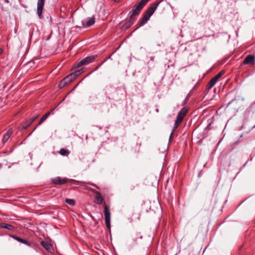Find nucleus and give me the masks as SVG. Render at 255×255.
<instances>
[{"mask_svg": "<svg viewBox=\"0 0 255 255\" xmlns=\"http://www.w3.org/2000/svg\"><path fill=\"white\" fill-rule=\"evenodd\" d=\"M65 202L70 205H74L75 204V202L73 199H65Z\"/></svg>", "mask_w": 255, "mask_h": 255, "instance_id": "25", "label": "nucleus"}, {"mask_svg": "<svg viewBox=\"0 0 255 255\" xmlns=\"http://www.w3.org/2000/svg\"><path fill=\"white\" fill-rule=\"evenodd\" d=\"M142 236L141 235L140 233H137L134 237L133 240L135 242H136L138 239H142Z\"/></svg>", "mask_w": 255, "mask_h": 255, "instance_id": "23", "label": "nucleus"}, {"mask_svg": "<svg viewBox=\"0 0 255 255\" xmlns=\"http://www.w3.org/2000/svg\"><path fill=\"white\" fill-rule=\"evenodd\" d=\"M106 60H105L100 65H99V66L97 67L95 69V70H96L97 69H98L99 67V66H100L104 62H105Z\"/></svg>", "mask_w": 255, "mask_h": 255, "instance_id": "28", "label": "nucleus"}, {"mask_svg": "<svg viewBox=\"0 0 255 255\" xmlns=\"http://www.w3.org/2000/svg\"><path fill=\"white\" fill-rule=\"evenodd\" d=\"M182 121H183V120L176 117V121H175V124H174V127H173V130H172V131L170 135V138H171V136L173 135L174 132L175 131L176 129L177 128H178V127L180 126V125Z\"/></svg>", "mask_w": 255, "mask_h": 255, "instance_id": "14", "label": "nucleus"}, {"mask_svg": "<svg viewBox=\"0 0 255 255\" xmlns=\"http://www.w3.org/2000/svg\"><path fill=\"white\" fill-rule=\"evenodd\" d=\"M0 227L9 230H13L14 229V227L12 225L5 223H0Z\"/></svg>", "mask_w": 255, "mask_h": 255, "instance_id": "17", "label": "nucleus"}, {"mask_svg": "<svg viewBox=\"0 0 255 255\" xmlns=\"http://www.w3.org/2000/svg\"><path fill=\"white\" fill-rule=\"evenodd\" d=\"M98 57L97 55H93L89 56H87L81 60L77 62L75 67L79 68L82 66L88 65L90 63H92L94 60Z\"/></svg>", "mask_w": 255, "mask_h": 255, "instance_id": "3", "label": "nucleus"}, {"mask_svg": "<svg viewBox=\"0 0 255 255\" xmlns=\"http://www.w3.org/2000/svg\"><path fill=\"white\" fill-rule=\"evenodd\" d=\"M255 63V56L254 55H248L244 59L243 64L254 65Z\"/></svg>", "mask_w": 255, "mask_h": 255, "instance_id": "7", "label": "nucleus"}, {"mask_svg": "<svg viewBox=\"0 0 255 255\" xmlns=\"http://www.w3.org/2000/svg\"><path fill=\"white\" fill-rule=\"evenodd\" d=\"M50 115V112H48L46 114H45L41 118V119L40 120L38 124V126H39L41 124H42V123L44 121H45L47 118L49 117V116Z\"/></svg>", "mask_w": 255, "mask_h": 255, "instance_id": "19", "label": "nucleus"}, {"mask_svg": "<svg viewBox=\"0 0 255 255\" xmlns=\"http://www.w3.org/2000/svg\"><path fill=\"white\" fill-rule=\"evenodd\" d=\"M134 22V20L132 17H129V19L127 20L123 26V29L127 30L128 29Z\"/></svg>", "mask_w": 255, "mask_h": 255, "instance_id": "9", "label": "nucleus"}, {"mask_svg": "<svg viewBox=\"0 0 255 255\" xmlns=\"http://www.w3.org/2000/svg\"><path fill=\"white\" fill-rule=\"evenodd\" d=\"M188 112V109L186 107H183L178 113L177 117L183 120L184 117L186 115Z\"/></svg>", "mask_w": 255, "mask_h": 255, "instance_id": "11", "label": "nucleus"}, {"mask_svg": "<svg viewBox=\"0 0 255 255\" xmlns=\"http://www.w3.org/2000/svg\"><path fill=\"white\" fill-rule=\"evenodd\" d=\"M95 17L94 16L92 17L90 19H89L87 22L86 25L87 26H90L93 25L95 23Z\"/></svg>", "mask_w": 255, "mask_h": 255, "instance_id": "22", "label": "nucleus"}, {"mask_svg": "<svg viewBox=\"0 0 255 255\" xmlns=\"http://www.w3.org/2000/svg\"><path fill=\"white\" fill-rule=\"evenodd\" d=\"M95 200L96 202L98 204H102L104 201V198L102 197L101 193L97 191L95 193Z\"/></svg>", "mask_w": 255, "mask_h": 255, "instance_id": "13", "label": "nucleus"}, {"mask_svg": "<svg viewBox=\"0 0 255 255\" xmlns=\"http://www.w3.org/2000/svg\"><path fill=\"white\" fill-rule=\"evenodd\" d=\"M68 181V179L66 178H61L60 177H56L53 178L52 182L55 185H63L66 183Z\"/></svg>", "mask_w": 255, "mask_h": 255, "instance_id": "8", "label": "nucleus"}, {"mask_svg": "<svg viewBox=\"0 0 255 255\" xmlns=\"http://www.w3.org/2000/svg\"><path fill=\"white\" fill-rule=\"evenodd\" d=\"M40 244L49 253H52V246L48 242L41 241Z\"/></svg>", "mask_w": 255, "mask_h": 255, "instance_id": "12", "label": "nucleus"}, {"mask_svg": "<svg viewBox=\"0 0 255 255\" xmlns=\"http://www.w3.org/2000/svg\"><path fill=\"white\" fill-rule=\"evenodd\" d=\"M70 82L69 81V80H67L66 78L65 77L63 78L59 83L58 87L60 89H62L67 85H69L70 84Z\"/></svg>", "mask_w": 255, "mask_h": 255, "instance_id": "15", "label": "nucleus"}, {"mask_svg": "<svg viewBox=\"0 0 255 255\" xmlns=\"http://www.w3.org/2000/svg\"><path fill=\"white\" fill-rule=\"evenodd\" d=\"M149 0H140L137 4L133 6L132 9L129 12V17L133 18L134 16L138 15L142 9Z\"/></svg>", "mask_w": 255, "mask_h": 255, "instance_id": "2", "label": "nucleus"}, {"mask_svg": "<svg viewBox=\"0 0 255 255\" xmlns=\"http://www.w3.org/2000/svg\"><path fill=\"white\" fill-rule=\"evenodd\" d=\"M38 117V115H36L35 116L32 117L30 119H28V120L30 122V123L32 124L36 119H37Z\"/></svg>", "mask_w": 255, "mask_h": 255, "instance_id": "26", "label": "nucleus"}, {"mask_svg": "<svg viewBox=\"0 0 255 255\" xmlns=\"http://www.w3.org/2000/svg\"><path fill=\"white\" fill-rule=\"evenodd\" d=\"M75 182L77 183V184H88V185H94L93 184H92L91 183H86V182H83V181H75Z\"/></svg>", "mask_w": 255, "mask_h": 255, "instance_id": "27", "label": "nucleus"}, {"mask_svg": "<svg viewBox=\"0 0 255 255\" xmlns=\"http://www.w3.org/2000/svg\"><path fill=\"white\" fill-rule=\"evenodd\" d=\"M65 77L66 78L67 80H69V81L70 82V83H71L72 81H73L75 79H76V78L75 77V76L74 75V74L73 73L69 74L68 76H67Z\"/></svg>", "mask_w": 255, "mask_h": 255, "instance_id": "20", "label": "nucleus"}, {"mask_svg": "<svg viewBox=\"0 0 255 255\" xmlns=\"http://www.w3.org/2000/svg\"><path fill=\"white\" fill-rule=\"evenodd\" d=\"M59 153L63 156H67L70 153V152L67 149L62 148L59 150Z\"/></svg>", "mask_w": 255, "mask_h": 255, "instance_id": "21", "label": "nucleus"}, {"mask_svg": "<svg viewBox=\"0 0 255 255\" xmlns=\"http://www.w3.org/2000/svg\"><path fill=\"white\" fill-rule=\"evenodd\" d=\"M104 215L106 225L107 228L110 230L111 213L110 210V207L107 205H105L104 207Z\"/></svg>", "mask_w": 255, "mask_h": 255, "instance_id": "4", "label": "nucleus"}, {"mask_svg": "<svg viewBox=\"0 0 255 255\" xmlns=\"http://www.w3.org/2000/svg\"><path fill=\"white\" fill-rule=\"evenodd\" d=\"M31 124L30 122H29L28 120H26L25 122L22 123L20 126L21 129H27Z\"/></svg>", "mask_w": 255, "mask_h": 255, "instance_id": "18", "label": "nucleus"}, {"mask_svg": "<svg viewBox=\"0 0 255 255\" xmlns=\"http://www.w3.org/2000/svg\"><path fill=\"white\" fill-rule=\"evenodd\" d=\"M160 2V1L155 2L143 13L142 18L139 23V26H143L147 22L150 16L154 12Z\"/></svg>", "mask_w": 255, "mask_h": 255, "instance_id": "1", "label": "nucleus"}, {"mask_svg": "<svg viewBox=\"0 0 255 255\" xmlns=\"http://www.w3.org/2000/svg\"><path fill=\"white\" fill-rule=\"evenodd\" d=\"M84 70L83 69H81L80 70H77L73 72V73L75 76V77L77 78L79 75H80L83 72Z\"/></svg>", "mask_w": 255, "mask_h": 255, "instance_id": "24", "label": "nucleus"}, {"mask_svg": "<svg viewBox=\"0 0 255 255\" xmlns=\"http://www.w3.org/2000/svg\"><path fill=\"white\" fill-rule=\"evenodd\" d=\"M225 73L224 71H221L219 73H218L215 77L211 79L209 82L208 83L207 85V88L208 89H211L216 83L218 79L222 77Z\"/></svg>", "mask_w": 255, "mask_h": 255, "instance_id": "5", "label": "nucleus"}, {"mask_svg": "<svg viewBox=\"0 0 255 255\" xmlns=\"http://www.w3.org/2000/svg\"><path fill=\"white\" fill-rule=\"evenodd\" d=\"M2 52H3L2 49H0V55L1 54H2Z\"/></svg>", "mask_w": 255, "mask_h": 255, "instance_id": "29", "label": "nucleus"}, {"mask_svg": "<svg viewBox=\"0 0 255 255\" xmlns=\"http://www.w3.org/2000/svg\"><path fill=\"white\" fill-rule=\"evenodd\" d=\"M12 133V129H9L3 135V138L2 140V144H4L10 138Z\"/></svg>", "mask_w": 255, "mask_h": 255, "instance_id": "10", "label": "nucleus"}, {"mask_svg": "<svg viewBox=\"0 0 255 255\" xmlns=\"http://www.w3.org/2000/svg\"><path fill=\"white\" fill-rule=\"evenodd\" d=\"M115 2H118L120 0H114Z\"/></svg>", "mask_w": 255, "mask_h": 255, "instance_id": "30", "label": "nucleus"}, {"mask_svg": "<svg viewBox=\"0 0 255 255\" xmlns=\"http://www.w3.org/2000/svg\"><path fill=\"white\" fill-rule=\"evenodd\" d=\"M10 236L11 238H12L13 239H14V240H16L17 241H18L21 243H22L23 244L27 245H29L28 242L26 240H24V239L20 238H19L15 235H10Z\"/></svg>", "mask_w": 255, "mask_h": 255, "instance_id": "16", "label": "nucleus"}, {"mask_svg": "<svg viewBox=\"0 0 255 255\" xmlns=\"http://www.w3.org/2000/svg\"><path fill=\"white\" fill-rule=\"evenodd\" d=\"M45 0H38L37 3V14L40 19L43 18L42 15Z\"/></svg>", "mask_w": 255, "mask_h": 255, "instance_id": "6", "label": "nucleus"}]
</instances>
